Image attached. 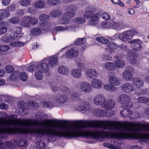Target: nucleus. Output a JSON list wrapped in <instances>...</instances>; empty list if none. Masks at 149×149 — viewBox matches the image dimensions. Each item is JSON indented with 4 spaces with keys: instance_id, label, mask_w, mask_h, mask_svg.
Segmentation results:
<instances>
[{
    "instance_id": "f257e3e1",
    "label": "nucleus",
    "mask_w": 149,
    "mask_h": 149,
    "mask_svg": "<svg viewBox=\"0 0 149 149\" xmlns=\"http://www.w3.org/2000/svg\"><path fill=\"white\" fill-rule=\"evenodd\" d=\"M17 117L16 115H11L8 117L10 120L0 121V138L6 139L7 138L6 133L10 134L17 133L21 134L32 133L35 136L40 138L46 135L48 137L49 141V138L51 139L50 141L55 140L56 137H71V125L52 124L60 123L61 121L60 120L47 119L46 122L48 124L46 125L47 128L30 129L27 127H16L24 126L22 123L24 124L25 121L17 119Z\"/></svg>"
},
{
    "instance_id": "f03ea898",
    "label": "nucleus",
    "mask_w": 149,
    "mask_h": 149,
    "mask_svg": "<svg viewBox=\"0 0 149 149\" xmlns=\"http://www.w3.org/2000/svg\"><path fill=\"white\" fill-rule=\"evenodd\" d=\"M137 33V31L134 29H130L125 31L119 34V38L124 42H126L128 39H131L133 36Z\"/></svg>"
},
{
    "instance_id": "7ed1b4c3",
    "label": "nucleus",
    "mask_w": 149,
    "mask_h": 149,
    "mask_svg": "<svg viewBox=\"0 0 149 149\" xmlns=\"http://www.w3.org/2000/svg\"><path fill=\"white\" fill-rule=\"evenodd\" d=\"M118 100L121 104L125 105L127 108H130L132 107L133 103L131 102L130 97L126 94L120 95Z\"/></svg>"
},
{
    "instance_id": "20e7f679",
    "label": "nucleus",
    "mask_w": 149,
    "mask_h": 149,
    "mask_svg": "<svg viewBox=\"0 0 149 149\" xmlns=\"http://www.w3.org/2000/svg\"><path fill=\"white\" fill-rule=\"evenodd\" d=\"M106 97L102 94H99L96 95L93 98V102L97 106H100L102 108L104 104L106 102Z\"/></svg>"
},
{
    "instance_id": "39448f33",
    "label": "nucleus",
    "mask_w": 149,
    "mask_h": 149,
    "mask_svg": "<svg viewBox=\"0 0 149 149\" xmlns=\"http://www.w3.org/2000/svg\"><path fill=\"white\" fill-rule=\"evenodd\" d=\"M75 16V13L73 12H68L64 14L63 18L61 19L60 24H67L69 22V20L71 19Z\"/></svg>"
},
{
    "instance_id": "423d86ee",
    "label": "nucleus",
    "mask_w": 149,
    "mask_h": 149,
    "mask_svg": "<svg viewBox=\"0 0 149 149\" xmlns=\"http://www.w3.org/2000/svg\"><path fill=\"white\" fill-rule=\"evenodd\" d=\"M22 124L24 126L26 127H33L34 125L37 126H43L45 125L44 124L42 123L41 121H36L33 122L31 120L26 119L24 121V123Z\"/></svg>"
},
{
    "instance_id": "0eeeda50",
    "label": "nucleus",
    "mask_w": 149,
    "mask_h": 149,
    "mask_svg": "<svg viewBox=\"0 0 149 149\" xmlns=\"http://www.w3.org/2000/svg\"><path fill=\"white\" fill-rule=\"evenodd\" d=\"M121 88L122 91L125 93H129L134 90V87L130 83H126L122 85Z\"/></svg>"
},
{
    "instance_id": "6e6552de",
    "label": "nucleus",
    "mask_w": 149,
    "mask_h": 149,
    "mask_svg": "<svg viewBox=\"0 0 149 149\" xmlns=\"http://www.w3.org/2000/svg\"><path fill=\"white\" fill-rule=\"evenodd\" d=\"M80 88L82 91L86 93H89L92 90L91 85L88 83L85 82L81 83Z\"/></svg>"
},
{
    "instance_id": "1a4fd4ad",
    "label": "nucleus",
    "mask_w": 149,
    "mask_h": 149,
    "mask_svg": "<svg viewBox=\"0 0 149 149\" xmlns=\"http://www.w3.org/2000/svg\"><path fill=\"white\" fill-rule=\"evenodd\" d=\"M131 43V48L135 51H139L141 48V41L139 39H135L130 41Z\"/></svg>"
},
{
    "instance_id": "9d476101",
    "label": "nucleus",
    "mask_w": 149,
    "mask_h": 149,
    "mask_svg": "<svg viewBox=\"0 0 149 149\" xmlns=\"http://www.w3.org/2000/svg\"><path fill=\"white\" fill-rule=\"evenodd\" d=\"M115 105V102L113 100L109 99L106 100V102L104 104L102 108L107 110H111L114 107Z\"/></svg>"
},
{
    "instance_id": "9b49d317",
    "label": "nucleus",
    "mask_w": 149,
    "mask_h": 149,
    "mask_svg": "<svg viewBox=\"0 0 149 149\" xmlns=\"http://www.w3.org/2000/svg\"><path fill=\"white\" fill-rule=\"evenodd\" d=\"M96 10V8L93 6H90L86 8V11L84 15V17L85 18H88L93 15L94 11Z\"/></svg>"
},
{
    "instance_id": "f8f14e48",
    "label": "nucleus",
    "mask_w": 149,
    "mask_h": 149,
    "mask_svg": "<svg viewBox=\"0 0 149 149\" xmlns=\"http://www.w3.org/2000/svg\"><path fill=\"white\" fill-rule=\"evenodd\" d=\"M128 56L130 63L132 65H134L137 63L136 59L137 58L136 53L133 52L132 50H130L127 51Z\"/></svg>"
},
{
    "instance_id": "ddd939ff",
    "label": "nucleus",
    "mask_w": 149,
    "mask_h": 149,
    "mask_svg": "<svg viewBox=\"0 0 149 149\" xmlns=\"http://www.w3.org/2000/svg\"><path fill=\"white\" fill-rule=\"evenodd\" d=\"M76 26L72 24L69 26H58L55 27V29L57 31H70L75 28Z\"/></svg>"
},
{
    "instance_id": "4468645a",
    "label": "nucleus",
    "mask_w": 149,
    "mask_h": 149,
    "mask_svg": "<svg viewBox=\"0 0 149 149\" xmlns=\"http://www.w3.org/2000/svg\"><path fill=\"white\" fill-rule=\"evenodd\" d=\"M79 52L76 49L73 48L67 51L66 53V57L70 58L77 56Z\"/></svg>"
},
{
    "instance_id": "2eb2a0df",
    "label": "nucleus",
    "mask_w": 149,
    "mask_h": 149,
    "mask_svg": "<svg viewBox=\"0 0 149 149\" xmlns=\"http://www.w3.org/2000/svg\"><path fill=\"white\" fill-rule=\"evenodd\" d=\"M13 30L15 33L14 35L15 39L18 40L23 35V33L21 32L22 29L21 27L16 26L13 28Z\"/></svg>"
},
{
    "instance_id": "dca6fc26",
    "label": "nucleus",
    "mask_w": 149,
    "mask_h": 149,
    "mask_svg": "<svg viewBox=\"0 0 149 149\" xmlns=\"http://www.w3.org/2000/svg\"><path fill=\"white\" fill-rule=\"evenodd\" d=\"M108 82L113 86L119 85L120 83V79L115 76H109Z\"/></svg>"
},
{
    "instance_id": "f3484780",
    "label": "nucleus",
    "mask_w": 149,
    "mask_h": 149,
    "mask_svg": "<svg viewBox=\"0 0 149 149\" xmlns=\"http://www.w3.org/2000/svg\"><path fill=\"white\" fill-rule=\"evenodd\" d=\"M68 99L66 95L61 94H58L55 98V101L60 104H62L65 102Z\"/></svg>"
},
{
    "instance_id": "a211bd4d",
    "label": "nucleus",
    "mask_w": 149,
    "mask_h": 149,
    "mask_svg": "<svg viewBox=\"0 0 149 149\" xmlns=\"http://www.w3.org/2000/svg\"><path fill=\"white\" fill-rule=\"evenodd\" d=\"M37 70H40L43 72H47L49 69L48 64L46 63H40L37 66Z\"/></svg>"
},
{
    "instance_id": "6ab92c4d",
    "label": "nucleus",
    "mask_w": 149,
    "mask_h": 149,
    "mask_svg": "<svg viewBox=\"0 0 149 149\" xmlns=\"http://www.w3.org/2000/svg\"><path fill=\"white\" fill-rule=\"evenodd\" d=\"M87 76L89 78L93 79L96 78L98 75L97 72L93 69H89L86 71Z\"/></svg>"
},
{
    "instance_id": "aec40b11",
    "label": "nucleus",
    "mask_w": 149,
    "mask_h": 149,
    "mask_svg": "<svg viewBox=\"0 0 149 149\" xmlns=\"http://www.w3.org/2000/svg\"><path fill=\"white\" fill-rule=\"evenodd\" d=\"M100 15L99 13H96L90 18L89 24L90 25H95L97 23V22L98 20L99 17H100Z\"/></svg>"
},
{
    "instance_id": "412c9836",
    "label": "nucleus",
    "mask_w": 149,
    "mask_h": 149,
    "mask_svg": "<svg viewBox=\"0 0 149 149\" xmlns=\"http://www.w3.org/2000/svg\"><path fill=\"white\" fill-rule=\"evenodd\" d=\"M29 16H25L22 18L20 23V25L22 26L28 28L30 26Z\"/></svg>"
},
{
    "instance_id": "4be33fe9",
    "label": "nucleus",
    "mask_w": 149,
    "mask_h": 149,
    "mask_svg": "<svg viewBox=\"0 0 149 149\" xmlns=\"http://www.w3.org/2000/svg\"><path fill=\"white\" fill-rule=\"evenodd\" d=\"M103 83L101 80L96 79H94L91 81V85L94 88H100L102 86Z\"/></svg>"
},
{
    "instance_id": "5701e85b",
    "label": "nucleus",
    "mask_w": 149,
    "mask_h": 149,
    "mask_svg": "<svg viewBox=\"0 0 149 149\" xmlns=\"http://www.w3.org/2000/svg\"><path fill=\"white\" fill-rule=\"evenodd\" d=\"M132 82L134 86L139 88H141L143 85V81L139 78H135L133 79Z\"/></svg>"
},
{
    "instance_id": "b1692460",
    "label": "nucleus",
    "mask_w": 149,
    "mask_h": 149,
    "mask_svg": "<svg viewBox=\"0 0 149 149\" xmlns=\"http://www.w3.org/2000/svg\"><path fill=\"white\" fill-rule=\"evenodd\" d=\"M79 106L80 109L82 111H88L90 109V106L89 103L87 102L84 100L81 102Z\"/></svg>"
},
{
    "instance_id": "393cba45",
    "label": "nucleus",
    "mask_w": 149,
    "mask_h": 149,
    "mask_svg": "<svg viewBox=\"0 0 149 149\" xmlns=\"http://www.w3.org/2000/svg\"><path fill=\"white\" fill-rule=\"evenodd\" d=\"M104 111L100 108H96L95 109L93 113L95 116L98 118H102L104 116Z\"/></svg>"
},
{
    "instance_id": "a878e982",
    "label": "nucleus",
    "mask_w": 149,
    "mask_h": 149,
    "mask_svg": "<svg viewBox=\"0 0 149 149\" xmlns=\"http://www.w3.org/2000/svg\"><path fill=\"white\" fill-rule=\"evenodd\" d=\"M62 14L61 10L58 9H55L52 10L50 13V16L54 18H58L60 17Z\"/></svg>"
},
{
    "instance_id": "bb28decb",
    "label": "nucleus",
    "mask_w": 149,
    "mask_h": 149,
    "mask_svg": "<svg viewBox=\"0 0 149 149\" xmlns=\"http://www.w3.org/2000/svg\"><path fill=\"white\" fill-rule=\"evenodd\" d=\"M58 72L62 75H67L70 72L69 69L65 66H61L58 68Z\"/></svg>"
},
{
    "instance_id": "cd10ccee",
    "label": "nucleus",
    "mask_w": 149,
    "mask_h": 149,
    "mask_svg": "<svg viewBox=\"0 0 149 149\" xmlns=\"http://www.w3.org/2000/svg\"><path fill=\"white\" fill-rule=\"evenodd\" d=\"M122 77L123 79L125 81H130L132 80L133 76L132 73L128 72L125 71L122 74Z\"/></svg>"
},
{
    "instance_id": "c85d7f7f",
    "label": "nucleus",
    "mask_w": 149,
    "mask_h": 149,
    "mask_svg": "<svg viewBox=\"0 0 149 149\" xmlns=\"http://www.w3.org/2000/svg\"><path fill=\"white\" fill-rule=\"evenodd\" d=\"M133 112L132 111L129 110L127 108L122 110L120 112V115L123 117H127L132 115Z\"/></svg>"
},
{
    "instance_id": "c756f323",
    "label": "nucleus",
    "mask_w": 149,
    "mask_h": 149,
    "mask_svg": "<svg viewBox=\"0 0 149 149\" xmlns=\"http://www.w3.org/2000/svg\"><path fill=\"white\" fill-rule=\"evenodd\" d=\"M71 74L72 77L78 78L81 75V71L78 69H74L72 70Z\"/></svg>"
},
{
    "instance_id": "7c9ffc66",
    "label": "nucleus",
    "mask_w": 149,
    "mask_h": 149,
    "mask_svg": "<svg viewBox=\"0 0 149 149\" xmlns=\"http://www.w3.org/2000/svg\"><path fill=\"white\" fill-rule=\"evenodd\" d=\"M125 27V24L122 21L114 22L113 28L114 29H121L124 28Z\"/></svg>"
},
{
    "instance_id": "2f4dec72",
    "label": "nucleus",
    "mask_w": 149,
    "mask_h": 149,
    "mask_svg": "<svg viewBox=\"0 0 149 149\" xmlns=\"http://www.w3.org/2000/svg\"><path fill=\"white\" fill-rule=\"evenodd\" d=\"M105 68L109 70H113L116 68L115 63L109 62H107L105 63Z\"/></svg>"
},
{
    "instance_id": "473e14b6",
    "label": "nucleus",
    "mask_w": 149,
    "mask_h": 149,
    "mask_svg": "<svg viewBox=\"0 0 149 149\" xmlns=\"http://www.w3.org/2000/svg\"><path fill=\"white\" fill-rule=\"evenodd\" d=\"M80 94L77 92H74L72 93L71 96V99L75 101H79L81 100L79 96Z\"/></svg>"
},
{
    "instance_id": "72a5a7b5",
    "label": "nucleus",
    "mask_w": 149,
    "mask_h": 149,
    "mask_svg": "<svg viewBox=\"0 0 149 149\" xmlns=\"http://www.w3.org/2000/svg\"><path fill=\"white\" fill-rule=\"evenodd\" d=\"M45 5V2L42 1H36L34 3L35 7L38 8H44Z\"/></svg>"
},
{
    "instance_id": "f704fd0d",
    "label": "nucleus",
    "mask_w": 149,
    "mask_h": 149,
    "mask_svg": "<svg viewBox=\"0 0 149 149\" xmlns=\"http://www.w3.org/2000/svg\"><path fill=\"white\" fill-rule=\"evenodd\" d=\"M1 40L6 42H10L13 40L12 37L9 35H6L1 38Z\"/></svg>"
},
{
    "instance_id": "c9c22d12",
    "label": "nucleus",
    "mask_w": 149,
    "mask_h": 149,
    "mask_svg": "<svg viewBox=\"0 0 149 149\" xmlns=\"http://www.w3.org/2000/svg\"><path fill=\"white\" fill-rule=\"evenodd\" d=\"M116 67L123 68L125 66V63L124 61L121 59H118L115 62Z\"/></svg>"
},
{
    "instance_id": "e433bc0d",
    "label": "nucleus",
    "mask_w": 149,
    "mask_h": 149,
    "mask_svg": "<svg viewBox=\"0 0 149 149\" xmlns=\"http://www.w3.org/2000/svg\"><path fill=\"white\" fill-rule=\"evenodd\" d=\"M42 32L41 30L39 28H36L31 30V34L35 36H37L40 35Z\"/></svg>"
},
{
    "instance_id": "4c0bfd02",
    "label": "nucleus",
    "mask_w": 149,
    "mask_h": 149,
    "mask_svg": "<svg viewBox=\"0 0 149 149\" xmlns=\"http://www.w3.org/2000/svg\"><path fill=\"white\" fill-rule=\"evenodd\" d=\"M18 106L22 110L26 111L28 108V105L27 103L22 101H19L18 102Z\"/></svg>"
},
{
    "instance_id": "58836bf2",
    "label": "nucleus",
    "mask_w": 149,
    "mask_h": 149,
    "mask_svg": "<svg viewBox=\"0 0 149 149\" xmlns=\"http://www.w3.org/2000/svg\"><path fill=\"white\" fill-rule=\"evenodd\" d=\"M52 25V24L50 22H47L46 23L43 22L40 24V26L43 30H49Z\"/></svg>"
},
{
    "instance_id": "ea45409f",
    "label": "nucleus",
    "mask_w": 149,
    "mask_h": 149,
    "mask_svg": "<svg viewBox=\"0 0 149 149\" xmlns=\"http://www.w3.org/2000/svg\"><path fill=\"white\" fill-rule=\"evenodd\" d=\"M104 88L106 90L111 92H113L116 91V87L113 86H111L109 84H106L104 86Z\"/></svg>"
},
{
    "instance_id": "a19ab883",
    "label": "nucleus",
    "mask_w": 149,
    "mask_h": 149,
    "mask_svg": "<svg viewBox=\"0 0 149 149\" xmlns=\"http://www.w3.org/2000/svg\"><path fill=\"white\" fill-rule=\"evenodd\" d=\"M60 89L61 91L66 94L68 95L70 93V89L64 85H61L60 86Z\"/></svg>"
},
{
    "instance_id": "79ce46f5",
    "label": "nucleus",
    "mask_w": 149,
    "mask_h": 149,
    "mask_svg": "<svg viewBox=\"0 0 149 149\" xmlns=\"http://www.w3.org/2000/svg\"><path fill=\"white\" fill-rule=\"evenodd\" d=\"M106 45L110 49H116L118 47L117 45L112 42H107L106 44Z\"/></svg>"
},
{
    "instance_id": "37998d69",
    "label": "nucleus",
    "mask_w": 149,
    "mask_h": 149,
    "mask_svg": "<svg viewBox=\"0 0 149 149\" xmlns=\"http://www.w3.org/2000/svg\"><path fill=\"white\" fill-rule=\"evenodd\" d=\"M57 58L56 57H52L49 61V64L51 67L56 66L57 65Z\"/></svg>"
},
{
    "instance_id": "c03bdc74",
    "label": "nucleus",
    "mask_w": 149,
    "mask_h": 149,
    "mask_svg": "<svg viewBox=\"0 0 149 149\" xmlns=\"http://www.w3.org/2000/svg\"><path fill=\"white\" fill-rule=\"evenodd\" d=\"M30 25H35L37 24L38 22V19L37 18L34 17H31L29 16Z\"/></svg>"
},
{
    "instance_id": "a18cd8bd",
    "label": "nucleus",
    "mask_w": 149,
    "mask_h": 149,
    "mask_svg": "<svg viewBox=\"0 0 149 149\" xmlns=\"http://www.w3.org/2000/svg\"><path fill=\"white\" fill-rule=\"evenodd\" d=\"M86 39L84 38H83L81 39H77L74 42V44L76 45H81L84 44L86 42Z\"/></svg>"
},
{
    "instance_id": "49530a36",
    "label": "nucleus",
    "mask_w": 149,
    "mask_h": 149,
    "mask_svg": "<svg viewBox=\"0 0 149 149\" xmlns=\"http://www.w3.org/2000/svg\"><path fill=\"white\" fill-rule=\"evenodd\" d=\"M17 145L19 146H26L28 145V142L23 139H21L18 141Z\"/></svg>"
},
{
    "instance_id": "de8ad7c7",
    "label": "nucleus",
    "mask_w": 149,
    "mask_h": 149,
    "mask_svg": "<svg viewBox=\"0 0 149 149\" xmlns=\"http://www.w3.org/2000/svg\"><path fill=\"white\" fill-rule=\"evenodd\" d=\"M49 15L46 14H42L39 17V19L40 20L42 21H45L49 19Z\"/></svg>"
},
{
    "instance_id": "09e8293b",
    "label": "nucleus",
    "mask_w": 149,
    "mask_h": 149,
    "mask_svg": "<svg viewBox=\"0 0 149 149\" xmlns=\"http://www.w3.org/2000/svg\"><path fill=\"white\" fill-rule=\"evenodd\" d=\"M5 146L2 149H11L14 147L13 145L10 141H7L6 142V144Z\"/></svg>"
},
{
    "instance_id": "8fccbe9b",
    "label": "nucleus",
    "mask_w": 149,
    "mask_h": 149,
    "mask_svg": "<svg viewBox=\"0 0 149 149\" xmlns=\"http://www.w3.org/2000/svg\"><path fill=\"white\" fill-rule=\"evenodd\" d=\"M31 3L30 0H21L19 2V3L21 6L26 7L29 6Z\"/></svg>"
},
{
    "instance_id": "3c124183",
    "label": "nucleus",
    "mask_w": 149,
    "mask_h": 149,
    "mask_svg": "<svg viewBox=\"0 0 149 149\" xmlns=\"http://www.w3.org/2000/svg\"><path fill=\"white\" fill-rule=\"evenodd\" d=\"M1 15L2 16V17L8 18L10 16V13L9 12L5 10H3L0 11Z\"/></svg>"
},
{
    "instance_id": "603ef678",
    "label": "nucleus",
    "mask_w": 149,
    "mask_h": 149,
    "mask_svg": "<svg viewBox=\"0 0 149 149\" xmlns=\"http://www.w3.org/2000/svg\"><path fill=\"white\" fill-rule=\"evenodd\" d=\"M47 3L48 4L53 6L59 4L60 3V0H47Z\"/></svg>"
},
{
    "instance_id": "864d4df0",
    "label": "nucleus",
    "mask_w": 149,
    "mask_h": 149,
    "mask_svg": "<svg viewBox=\"0 0 149 149\" xmlns=\"http://www.w3.org/2000/svg\"><path fill=\"white\" fill-rule=\"evenodd\" d=\"M20 19L17 17H14L10 19V22L13 24H16L19 23Z\"/></svg>"
},
{
    "instance_id": "5fc2aeb1",
    "label": "nucleus",
    "mask_w": 149,
    "mask_h": 149,
    "mask_svg": "<svg viewBox=\"0 0 149 149\" xmlns=\"http://www.w3.org/2000/svg\"><path fill=\"white\" fill-rule=\"evenodd\" d=\"M19 72L18 71H16L10 76L9 78L12 79V80H14L19 77Z\"/></svg>"
},
{
    "instance_id": "6e6d98bb",
    "label": "nucleus",
    "mask_w": 149,
    "mask_h": 149,
    "mask_svg": "<svg viewBox=\"0 0 149 149\" xmlns=\"http://www.w3.org/2000/svg\"><path fill=\"white\" fill-rule=\"evenodd\" d=\"M40 70H37L35 73V76L36 79L41 80L42 79L43 76Z\"/></svg>"
},
{
    "instance_id": "4d7b16f0",
    "label": "nucleus",
    "mask_w": 149,
    "mask_h": 149,
    "mask_svg": "<svg viewBox=\"0 0 149 149\" xmlns=\"http://www.w3.org/2000/svg\"><path fill=\"white\" fill-rule=\"evenodd\" d=\"M138 101L141 103H146L149 101V99L145 97H141L137 99Z\"/></svg>"
},
{
    "instance_id": "13d9d810",
    "label": "nucleus",
    "mask_w": 149,
    "mask_h": 149,
    "mask_svg": "<svg viewBox=\"0 0 149 149\" xmlns=\"http://www.w3.org/2000/svg\"><path fill=\"white\" fill-rule=\"evenodd\" d=\"M96 40L100 42L103 44H106V43L108 42L107 39L102 37H97L96 38Z\"/></svg>"
},
{
    "instance_id": "bf43d9fd",
    "label": "nucleus",
    "mask_w": 149,
    "mask_h": 149,
    "mask_svg": "<svg viewBox=\"0 0 149 149\" xmlns=\"http://www.w3.org/2000/svg\"><path fill=\"white\" fill-rule=\"evenodd\" d=\"M5 69L6 72L8 73H10L14 70V68L10 65H6Z\"/></svg>"
},
{
    "instance_id": "052dcab7",
    "label": "nucleus",
    "mask_w": 149,
    "mask_h": 149,
    "mask_svg": "<svg viewBox=\"0 0 149 149\" xmlns=\"http://www.w3.org/2000/svg\"><path fill=\"white\" fill-rule=\"evenodd\" d=\"M102 59L104 60H107L110 61L112 59L111 56L107 54H103L102 56Z\"/></svg>"
},
{
    "instance_id": "680f3d73",
    "label": "nucleus",
    "mask_w": 149,
    "mask_h": 149,
    "mask_svg": "<svg viewBox=\"0 0 149 149\" xmlns=\"http://www.w3.org/2000/svg\"><path fill=\"white\" fill-rule=\"evenodd\" d=\"M85 19L82 17L75 19L74 21L77 23L79 24H82L84 22Z\"/></svg>"
},
{
    "instance_id": "e2e57ef3",
    "label": "nucleus",
    "mask_w": 149,
    "mask_h": 149,
    "mask_svg": "<svg viewBox=\"0 0 149 149\" xmlns=\"http://www.w3.org/2000/svg\"><path fill=\"white\" fill-rule=\"evenodd\" d=\"M20 78L22 81H26L27 79V76L26 74L24 72L21 73L20 75Z\"/></svg>"
},
{
    "instance_id": "0e129e2a",
    "label": "nucleus",
    "mask_w": 149,
    "mask_h": 149,
    "mask_svg": "<svg viewBox=\"0 0 149 149\" xmlns=\"http://www.w3.org/2000/svg\"><path fill=\"white\" fill-rule=\"evenodd\" d=\"M10 47L6 45H0V51L5 52L9 49Z\"/></svg>"
},
{
    "instance_id": "69168bd1",
    "label": "nucleus",
    "mask_w": 149,
    "mask_h": 149,
    "mask_svg": "<svg viewBox=\"0 0 149 149\" xmlns=\"http://www.w3.org/2000/svg\"><path fill=\"white\" fill-rule=\"evenodd\" d=\"M29 104L30 107L32 109H36L38 108V104L33 101H32L30 102Z\"/></svg>"
},
{
    "instance_id": "338daca9",
    "label": "nucleus",
    "mask_w": 149,
    "mask_h": 149,
    "mask_svg": "<svg viewBox=\"0 0 149 149\" xmlns=\"http://www.w3.org/2000/svg\"><path fill=\"white\" fill-rule=\"evenodd\" d=\"M37 148L38 149H44L45 147V144L42 141H40L37 145Z\"/></svg>"
},
{
    "instance_id": "774afa93",
    "label": "nucleus",
    "mask_w": 149,
    "mask_h": 149,
    "mask_svg": "<svg viewBox=\"0 0 149 149\" xmlns=\"http://www.w3.org/2000/svg\"><path fill=\"white\" fill-rule=\"evenodd\" d=\"M11 44L14 46L18 47L23 46L24 45V43L22 42L17 41L12 43Z\"/></svg>"
}]
</instances>
